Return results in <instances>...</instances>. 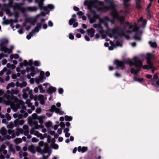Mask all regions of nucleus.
Listing matches in <instances>:
<instances>
[{
  "label": "nucleus",
  "mask_w": 159,
  "mask_h": 159,
  "mask_svg": "<svg viewBox=\"0 0 159 159\" xmlns=\"http://www.w3.org/2000/svg\"><path fill=\"white\" fill-rule=\"evenodd\" d=\"M114 64L116 66L117 69L123 70L125 68L124 64L122 61L116 60L114 61Z\"/></svg>",
  "instance_id": "21"
},
{
  "label": "nucleus",
  "mask_w": 159,
  "mask_h": 159,
  "mask_svg": "<svg viewBox=\"0 0 159 159\" xmlns=\"http://www.w3.org/2000/svg\"><path fill=\"white\" fill-rule=\"evenodd\" d=\"M32 90H29L27 93L30 96V99L27 100L25 102V103L27 106L31 108L32 110H34L35 109L34 105L36 106H38L39 103L37 101V99L33 95Z\"/></svg>",
  "instance_id": "7"
},
{
  "label": "nucleus",
  "mask_w": 159,
  "mask_h": 159,
  "mask_svg": "<svg viewBox=\"0 0 159 159\" xmlns=\"http://www.w3.org/2000/svg\"><path fill=\"white\" fill-rule=\"evenodd\" d=\"M39 146L40 150H39V152H40L41 154L43 155V159H48V157L50 155L48 156H45V154L47 153L45 151V149L46 148V145L45 144L43 141H41L39 143Z\"/></svg>",
  "instance_id": "14"
},
{
  "label": "nucleus",
  "mask_w": 159,
  "mask_h": 159,
  "mask_svg": "<svg viewBox=\"0 0 159 159\" xmlns=\"http://www.w3.org/2000/svg\"><path fill=\"white\" fill-rule=\"evenodd\" d=\"M78 151L79 152H81L84 153L88 150V148L87 147H83L79 146L78 148Z\"/></svg>",
  "instance_id": "29"
},
{
  "label": "nucleus",
  "mask_w": 159,
  "mask_h": 159,
  "mask_svg": "<svg viewBox=\"0 0 159 159\" xmlns=\"http://www.w3.org/2000/svg\"><path fill=\"white\" fill-rule=\"evenodd\" d=\"M46 115L48 117H50L52 115V113L51 112H49L48 111L46 113Z\"/></svg>",
  "instance_id": "54"
},
{
  "label": "nucleus",
  "mask_w": 159,
  "mask_h": 159,
  "mask_svg": "<svg viewBox=\"0 0 159 159\" xmlns=\"http://www.w3.org/2000/svg\"><path fill=\"white\" fill-rule=\"evenodd\" d=\"M139 21L142 22L144 25H145L147 23V21L146 20H143V18L141 17L138 20Z\"/></svg>",
  "instance_id": "40"
},
{
  "label": "nucleus",
  "mask_w": 159,
  "mask_h": 159,
  "mask_svg": "<svg viewBox=\"0 0 159 159\" xmlns=\"http://www.w3.org/2000/svg\"><path fill=\"white\" fill-rule=\"evenodd\" d=\"M23 129L24 134L25 136H27L29 134V127L28 125H24L23 126Z\"/></svg>",
  "instance_id": "26"
},
{
  "label": "nucleus",
  "mask_w": 159,
  "mask_h": 159,
  "mask_svg": "<svg viewBox=\"0 0 159 159\" xmlns=\"http://www.w3.org/2000/svg\"><path fill=\"white\" fill-rule=\"evenodd\" d=\"M87 32L88 35L91 37L92 38L94 36L95 33V30L94 29L91 28L90 29H88L87 30Z\"/></svg>",
  "instance_id": "27"
},
{
  "label": "nucleus",
  "mask_w": 159,
  "mask_h": 159,
  "mask_svg": "<svg viewBox=\"0 0 159 159\" xmlns=\"http://www.w3.org/2000/svg\"><path fill=\"white\" fill-rule=\"evenodd\" d=\"M52 147L53 148L55 149H57L58 148V145L56 144H53Z\"/></svg>",
  "instance_id": "57"
},
{
  "label": "nucleus",
  "mask_w": 159,
  "mask_h": 159,
  "mask_svg": "<svg viewBox=\"0 0 159 159\" xmlns=\"http://www.w3.org/2000/svg\"><path fill=\"white\" fill-rule=\"evenodd\" d=\"M63 92V90L62 88H60L58 89V93L59 94H62Z\"/></svg>",
  "instance_id": "55"
},
{
  "label": "nucleus",
  "mask_w": 159,
  "mask_h": 159,
  "mask_svg": "<svg viewBox=\"0 0 159 159\" xmlns=\"http://www.w3.org/2000/svg\"><path fill=\"white\" fill-rule=\"evenodd\" d=\"M24 3H15L14 4L13 7L14 9L18 10H22L23 9V5Z\"/></svg>",
  "instance_id": "24"
},
{
  "label": "nucleus",
  "mask_w": 159,
  "mask_h": 159,
  "mask_svg": "<svg viewBox=\"0 0 159 159\" xmlns=\"http://www.w3.org/2000/svg\"><path fill=\"white\" fill-rule=\"evenodd\" d=\"M6 74L7 75V76L6 77L5 80L6 81H7L9 80L10 79V76H9V74H8V73L7 72Z\"/></svg>",
  "instance_id": "53"
},
{
  "label": "nucleus",
  "mask_w": 159,
  "mask_h": 159,
  "mask_svg": "<svg viewBox=\"0 0 159 159\" xmlns=\"http://www.w3.org/2000/svg\"><path fill=\"white\" fill-rule=\"evenodd\" d=\"M15 86V84L13 82H11L6 87V89H8L11 87L13 88Z\"/></svg>",
  "instance_id": "39"
},
{
  "label": "nucleus",
  "mask_w": 159,
  "mask_h": 159,
  "mask_svg": "<svg viewBox=\"0 0 159 159\" xmlns=\"http://www.w3.org/2000/svg\"><path fill=\"white\" fill-rule=\"evenodd\" d=\"M22 153L23 154V156L24 157H26L28 155V153L25 152H22Z\"/></svg>",
  "instance_id": "62"
},
{
  "label": "nucleus",
  "mask_w": 159,
  "mask_h": 159,
  "mask_svg": "<svg viewBox=\"0 0 159 159\" xmlns=\"http://www.w3.org/2000/svg\"><path fill=\"white\" fill-rule=\"evenodd\" d=\"M39 139H36L35 138H33L32 139V142L35 143V142H37L39 141Z\"/></svg>",
  "instance_id": "51"
},
{
  "label": "nucleus",
  "mask_w": 159,
  "mask_h": 159,
  "mask_svg": "<svg viewBox=\"0 0 159 159\" xmlns=\"http://www.w3.org/2000/svg\"><path fill=\"white\" fill-rule=\"evenodd\" d=\"M7 94V92L4 93L2 90L0 89V97L2 98L3 102L6 105H9V103L8 102Z\"/></svg>",
  "instance_id": "18"
},
{
  "label": "nucleus",
  "mask_w": 159,
  "mask_h": 159,
  "mask_svg": "<svg viewBox=\"0 0 159 159\" xmlns=\"http://www.w3.org/2000/svg\"><path fill=\"white\" fill-rule=\"evenodd\" d=\"M107 3L109 4L108 6L105 5L103 2L97 1L96 2L97 8L98 11L102 12L106 11L108 10H111V16L113 18L119 20L120 23L122 24L124 22L125 17L123 16L120 15L113 6V0H104Z\"/></svg>",
  "instance_id": "1"
},
{
  "label": "nucleus",
  "mask_w": 159,
  "mask_h": 159,
  "mask_svg": "<svg viewBox=\"0 0 159 159\" xmlns=\"http://www.w3.org/2000/svg\"><path fill=\"white\" fill-rule=\"evenodd\" d=\"M24 65L25 66H26L27 65H29L30 66H31V64L30 63H28V61L26 60H24L23 61V63Z\"/></svg>",
  "instance_id": "48"
},
{
  "label": "nucleus",
  "mask_w": 159,
  "mask_h": 159,
  "mask_svg": "<svg viewBox=\"0 0 159 159\" xmlns=\"http://www.w3.org/2000/svg\"><path fill=\"white\" fill-rule=\"evenodd\" d=\"M24 123V120L21 119H17L14 122V125L15 127H18L20 125H22Z\"/></svg>",
  "instance_id": "22"
},
{
  "label": "nucleus",
  "mask_w": 159,
  "mask_h": 159,
  "mask_svg": "<svg viewBox=\"0 0 159 159\" xmlns=\"http://www.w3.org/2000/svg\"><path fill=\"white\" fill-rule=\"evenodd\" d=\"M77 30L78 32H80L81 34H84L85 33L84 31L82 29H78Z\"/></svg>",
  "instance_id": "52"
},
{
  "label": "nucleus",
  "mask_w": 159,
  "mask_h": 159,
  "mask_svg": "<svg viewBox=\"0 0 159 159\" xmlns=\"http://www.w3.org/2000/svg\"><path fill=\"white\" fill-rule=\"evenodd\" d=\"M76 15L74 14L72 15V18L69 20V24L70 25H73L74 28H75L78 26V23L76 21Z\"/></svg>",
  "instance_id": "19"
},
{
  "label": "nucleus",
  "mask_w": 159,
  "mask_h": 159,
  "mask_svg": "<svg viewBox=\"0 0 159 159\" xmlns=\"http://www.w3.org/2000/svg\"><path fill=\"white\" fill-rule=\"evenodd\" d=\"M83 14V13L81 11H78L77 12V15L80 16H82Z\"/></svg>",
  "instance_id": "56"
},
{
  "label": "nucleus",
  "mask_w": 159,
  "mask_h": 159,
  "mask_svg": "<svg viewBox=\"0 0 159 159\" xmlns=\"http://www.w3.org/2000/svg\"><path fill=\"white\" fill-rule=\"evenodd\" d=\"M27 85V83L25 81L22 82L19 84V86L21 88H23L25 87Z\"/></svg>",
  "instance_id": "41"
},
{
  "label": "nucleus",
  "mask_w": 159,
  "mask_h": 159,
  "mask_svg": "<svg viewBox=\"0 0 159 159\" xmlns=\"http://www.w3.org/2000/svg\"><path fill=\"white\" fill-rule=\"evenodd\" d=\"M42 25L41 23L37 24V26L35 27L32 31L29 33V35L26 36V38L28 39H30L31 37L33 36L36 33L39 32V30L41 28Z\"/></svg>",
  "instance_id": "15"
},
{
  "label": "nucleus",
  "mask_w": 159,
  "mask_h": 159,
  "mask_svg": "<svg viewBox=\"0 0 159 159\" xmlns=\"http://www.w3.org/2000/svg\"><path fill=\"white\" fill-rule=\"evenodd\" d=\"M16 136H19L20 134H22L23 133V129L17 128L16 129V131L15 132Z\"/></svg>",
  "instance_id": "30"
},
{
  "label": "nucleus",
  "mask_w": 159,
  "mask_h": 159,
  "mask_svg": "<svg viewBox=\"0 0 159 159\" xmlns=\"http://www.w3.org/2000/svg\"><path fill=\"white\" fill-rule=\"evenodd\" d=\"M14 141L16 144H19L22 142V139L21 138H16L14 140Z\"/></svg>",
  "instance_id": "36"
},
{
  "label": "nucleus",
  "mask_w": 159,
  "mask_h": 159,
  "mask_svg": "<svg viewBox=\"0 0 159 159\" xmlns=\"http://www.w3.org/2000/svg\"><path fill=\"white\" fill-rule=\"evenodd\" d=\"M55 112L60 115H62L64 114V111H62L61 109L59 108H57Z\"/></svg>",
  "instance_id": "38"
},
{
  "label": "nucleus",
  "mask_w": 159,
  "mask_h": 159,
  "mask_svg": "<svg viewBox=\"0 0 159 159\" xmlns=\"http://www.w3.org/2000/svg\"><path fill=\"white\" fill-rule=\"evenodd\" d=\"M8 133L9 135L7 134L6 131L1 133V134L3 136L4 139H10L11 138H14L16 136L15 132L13 130H9Z\"/></svg>",
  "instance_id": "13"
},
{
  "label": "nucleus",
  "mask_w": 159,
  "mask_h": 159,
  "mask_svg": "<svg viewBox=\"0 0 159 159\" xmlns=\"http://www.w3.org/2000/svg\"><path fill=\"white\" fill-rule=\"evenodd\" d=\"M5 118H7V120H10L11 119V117L10 114L8 113L5 114Z\"/></svg>",
  "instance_id": "46"
},
{
  "label": "nucleus",
  "mask_w": 159,
  "mask_h": 159,
  "mask_svg": "<svg viewBox=\"0 0 159 159\" xmlns=\"http://www.w3.org/2000/svg\"><path fill=\"white\" fill-rule=\"evenodd\" d=\"M38 98H39V101L44 100L45 99L44 96L41 94L39 95V96Z\"/></svg>",
  "instance_id": "44"
},
{
  "label": "nucleus",
  "mask_w": 159,
  "mask_h": 159,
  "mask_svg": "<svg viewBox=\"0 0 159 159\" xmlns=\"http://www.w3.org/2000/svg\"><path fill=\"white\" fill-rule=\"evenodd\" d=\"M59 125L61 127V129H63L65 128V126L67 127L70 126V123L69 122H67L65 124L63 122H61L59 124Z\"/></svg>",
  "instance_id": "31"
},
{
  "label": "nucleus",
  "mask_w": 159,
  "mask_h": 159,
  "mask_svg": "<svg viewBox=\"0 0 159 159\" xmlns=\"http://www.w3.org/2000/svg\"><path fill=\"white\" fill-rule=\"evenodd\" d=\"M9 149L8 150V154H9L10 155V156L11 155V152H12L13 154H14L15 152V150L12 148V147L11 146H9Z\"/></svg>",
  "instance_id": "35"
},
{
  "label": "nucleus",
  "mask_w": 159,
  "mask_h": 159,
  "mask_svg": "<svg viewBox=\"0 0 159 159\" xmlns=\"http://www.w3.org/2000/svg\"><path fill=\"white\" fill-rule=\"evenodd\" d=\"M45 125L48 129H50L52 126V123L50 121L46 122L45 123Z\"/></svg>",
  "instance_id": "37"
},
{
  "label": "nucleus",
  "mask_w": 159,
  "mask_h": 159,
  "mask_svg": "<svg viewBox=\"0 0 159 159\" xmlns=\"http://www.w3.org/2000/svg\"><path fill=\"white\" fill-rule=\"evenodd\" d=\"M154 57V55L150 53L147 54L146 56V59L147 60V63L148 65L149 64V66H150L151 68H152V65H154L153 63L151 62V60L153 59Z\"/></svg>",
  "instance_id": "20"
},
{
  "label": "nucleus",
  "mask_w": 159,
  "mask_h": 159,
  "mask_svg": "<svg viewBox=\"0 0 159 159\" xmlns=\"http://www.w3.org/2000/svg\"><path fill=\"white\" fill-rule=\"evenodd\" d=\"M51 108L52 109L53 111H55L56 112V111L57 110V108L56 107V106L54 105H53L51 107Z\"/></svg>",
  "instance_id": "50"
},
{
  "label": "nucleus",
  "mask_w": 159,
  "mask_h": 159,
  "mask_svg": "<svg viewBox=\"0 0 159 159\" xmlns=\"http://www.w3.org/2000/svg\"><path fill=\"white\" fill-rule=\"evenodd\" d=\"M45 0H35V3L38 4L39 9L43 11V12H41L40 14L37 15L35 17V20H37L40 16H44L46 14L49 12V10H52L54 8L53 5L52 4L48 5L47 6H43V2Z\"/></svg>",
  "instance_id": "5"
},
{
  "label": "nucleus",
  "mask_w": 159,
  "mask_h": 159,
  "mask_svg": "<svg viewBox=\"0 0 159 159\" xmlns=\"http://www.w3.org/2000/svg\"><path fill=\"white\" fill-rule=\"evenodd\" d=\"M18 109H20V113H14L13 115V116L14 118L21 119L22 117H26L28 115V113L26 112V107L23 105L22 107H20Z\"/></svg>",
  "instance_id": "9"
},
{
  "label": "nucleus",
  "mask_w": 159,
  "mask_h": 159,
  "mask_svg": "<svg viewBox=\"0 0 159 159\" xmlns=\"http://www.w3.org/2000/svg\"><path fill=\"white\" fill-rule=\"evenodd\" d=\"M152 75H147L146 77L148 79H150L151 84L157 88H159V78L157 74H154L153 78H152Z\"/></svg>",
  "instance_id": "10"
},
{
  "label": "nucleus",
  "mask_w": 159,
  "mask_h": 159,
  "mask_svg": "<svg viewBox=\"0 0 159 159\" xmlns=\"http://www.w3.org/2000/svg\"><path fill=\"white\" fill-rule=\"evenodd\" d=\"M65 119L66 121H70L72 120V117L71 116H68L66 115L65 116Z\"/></svg>",
  "instance_id": "42"
},
{
  "label": "nucleus",
  "mask_w": 159,
  "mask_h": 159,
  "mask_svg": "<svg viewBox=\"0 0 159 159\" xmlns=\"http://www.w3.org/2000/svg\"><path fill=\"white\" fill-rule=\"evenodd\" d=\"M125 28L124 27H121L120 26L116 25L114 28L110 29L109 31L111 35V37H113L116 39L118 36L119 37H125Z\"/></svg>",
  "instance_id": "6"
},
{
  "label": "nucleus",
  "mask_w": 159,
  "mask_h": 159,
  "mask_svg": "<svg viewBox=\"0 0 159 159\" xmlns=\"http://www.w3.org/2000/svg\"><path fill=\"white\" fill-rule=\"evenodd\" d=\"M140 2H136V7L139 8H140Z\"/></svg>",
  "instance_id": "61"
},
{
  "label": "nucleus",
  "mask_w": 159,
  "mask_h": 159,
  "mask_svg": "<svg viewBox=\"0 0 159 159\" xmlns=\"http://www.w3.org/2000/svg\"><path fill=\"white\" fill-rule=\"evenodd\" d=\"M124 6L125 7H127L130 4L129 1L130 0H122Z\"/></svg>",
  "instance_id": "34"
},
{
  "label": "nucleus",
  "mask_w": 159,
  "mask_h": 159,
  "mask_svg": "<svg viewBox=\"0 0 159 159\" xmlns=\"http://www.w3.org/2000/svg\"><path fill=\"white\" fill-rule=\"evenodd\" d=\"M8 42V40L6 39H4L2 40L0 44V50L4 53H7L8 54H10L12 53V50L11 49H9L5 45L7 44Z\"/></svg>",
  "instance_id": "11"
},
{
  "label": "nucleus",
  "mask_w": 159,
  "mask_h": 159,
  "mask_svg": "<svg viewBox=\"0 0 159 159\" xmlns=\"http://www.w3.org/2000/svg\"><path fill=\"white\" fill-rule=\"evenodd\" d=\"M7 70V68L6 67L4 68L0 72V75L2 76L3 75L4 72H5Z\"/></svg>",
  "instance_id": "45"
},
{
  "label": "nucleus",
  "mask_w": 159,
  "mask_h": 159,
  "mask_svg": "<svg viewBox=\"0 0 159 159\" xmlns=\"http://www.w3.org/2000/svg\"><path fill=\"white\" fill-rule=\"evenodd\" d=\"M148 43L150 45L151 47L153 48H156L157 47V44L155 42H152L149 41Z\"/></svg>",
  "instance_id": "32"
},
{
  "label": "nucleus",
  "mask_w": 159,
  "mask_h": 159,
  "mask_svg": "<svg viewBox=\"0 0 159 159\" xmlns=\"http://www.w3.org/2000/svg\"><path fill=\"white\" fill-rule=\"evenodd\" d=\"M38 88L39 89L41 93H43L44 92L45 90L43 89L42 85H39L38 86Z\"/></svg>",
  "instance_id": "43"
},
{
  "label": "nucleus",
  "mask_w": 159,
  "mask_h": 159,
  "mask_svg": "<svg viewBox=\"0 0 159 159\" xmlns=\"http://www.w3.org/2000/svg\"><path fill=\"white\" fill-rule=\"evenodd\" d=\"M30 89L28 87H26L25 89H24L22 90L23 93V97L25 99H27L28 97V95L27 93Z\"/></svg>",
  "instance_id": "25"
},
{
  "label": "nucleus",
  "mask_w": 159,
  "mask_h": 159,
  "mask_svg": "<svg viewBox=\"0 0 159 159\" xmlns=\"http://www.w3.org/2000/svg\"><path fill=\"white\" fill-rule=\"evenodd\" d=\"M134 80L135 81H138L139 82H142L143 80V78H134Z\"/></svg>",
  "instance_id": "49"
},
{
  "label": "nucleus",
  "mask_w": 159,
  "mask_h": 159,
  "mask_svg": "<svg viewBox=\"0 0 159 159\" xmlns=\"http://www.w3.org/2000/svg\"><path fill=\"white\" fill-rule=\"evenodd\" d=\"M13 57L14 58L16 59H17L18 58H19V56L17 54H15L14 55H13Z\"/></svg>",
  "instance_id": "64"
},
{
  "label": "nucleus",
  "mask_w": 159,
  "mask_h": 159,
  "mask_svg": "<svg viewBox=\"0 0 159 159\" xmlns=\"http://www.w3.org/2000/svg\"><path fill=\"white\" fill-rule=\"evenodd\" d=\"M69 38L70 39L73 40L74 39V36L72 34H69Z\"/></svg>",
  "instance_id": "58"
},
{
  "label": "nucleus",
  "mask_w": 159,
  "mask_h": 159,
  "mask_svg": "<svg viewBox=\"0 0 159 159\" xmlns=\"http://www.w3.org/2000/svg\"><path fill=\"white\" fill-rule=\"evenodd\" d=\"M125 23L128 26L129 29L133 32H135V34L134 36V38L136 40L140 41L141 39L140 36L142 34V32L139 30V28L138 27L137 24L134 23V25H130L126 21Z\"/></svg>",
  "instance_id": "8"
},
{
  "label": "nucleus",
  "mask_w": 159,
  "mask_h": 159,
  "mask_svg": "<svg viewBox=\"0 0 159 159\" xmlns=\"http://www.w3.org/2000/svg\"><path fill=\"white\" fill-rule=\"evenodd\" d=\"M29 150L33 153H35L36 152V148L32 145L29 146Z\"/></svg>",
  "instance_id": "33"
},
{
  "label": "nucleus",
  "mask_w": 159,
  "mask_h": 159,
  "mask_svg": "<svg viewBox=\"0 0 159 159\" xmlns=\"http://www.w3.org/2000/svg\"><path fill=\"white\" fill-rule=\"evenodd\" d=\"M19 91L17 88L13 89L10 90H7V93L8 102L12 110L14 112L17 111L18 108L22 107L24 102L22 100H19L14 95H18Z\"/></svg>",
  "instance_id": "2"
},
{
  "label": "nucleus",
  "mask_w": 159,
  "mask_h": 159,
  "mask_svg": "<svg viewBox=\"0 0 159 159\" xmlns=\"http://www.w3.org/2000/svg\"><path fill=\"white\" fill-rule=\"evenodd\" d=\"M65 137L66 138L69 137L70 135V134L69 133H65Z\"/></svg>",
  "instance_id": "63"
},
{
  "label": "nucleus",
  "mask_w": 159,
  "mask_h": 159,
  "mask_svg": "<svg viewBox=\"0 0 159 159\" xmlns=\"http://www.w3.org/2000/svg\"><path fill=\"white\" fill-rule=\"evenodd\" d=\"M39 9V6L38 7L36 6H29L25 8V9L26 11L30 12H35Z\"/></svg>",
  "instance_id": "23"
},
{
  "label": "nucleus",
  "mask_w": 159,
  "mask_h": 159,
  "mask_svg": "<svg viewBox=\"0 0 159 159\" xmlns=\"http://www.w3.org/2000/svg\"><path fill=\"white\" fill-rule=\"evenodd\" d=\"M48 25L50 27H52L53 25V23L51 20H49L48 21Z\"/></svg>",
  "instance_id": "60"
},
{
  "label": "nucleus",
  "mask_w": 159,
  "mask_h": 159,
  "mask_svg": "<svg viewBox=\"0 0 159 159\" xmlns=\"http://www.w3.org/2000/svg\"><path fill=\"white\" fill-rule=\"evenodd\" d=\"M56 90V88L51 86L47 90V92L48 94H51L55 92Z\"/></svg>",
  "instance_id": "28"
},
{
  "label": "nucleus",
  "mask_w": 159,
  "mask_h": 159,
  "mask_svg": "<svg viewBox=\"0 0 159 159\" xmlns=\"http://www.w3.org/2000/svg\"><path fill=\"white\" fill-rule=\"evenodd\" d=\"M33 64L35 66H40V63L39 61H36L34 62Z\"/></svg>",
  "instance_id": "47"
},
{
  "label": "nucleus",
  "mask_w": 159,
  "mask_h": 159,
  "mask_svg": "<svg viewBox=\"0 0 159 159\" xmlns=\"http://www.w3.org/2000/svg\"><path fill=\"white\" fill-rule=\"evenodd\" d=\"M126 63L130 66H132L131 68L130 71L132 74H136L139 71L142 67L144 69H151V71L152 73H154V71L156 70L154 65H152V68H151L149 66V64L145 65L143 66L142 61L140 60L137 57H135L131 60L127 61Z\"/></svg>",
  "instance_id": "3"
},
{
  "label": "nucleus",
  "mask_w": 159,
  "mask_h": 159,
  "mask_svg": "<svg viewBox=\"0 0 159 159\" xmlns=\"http://www.w3.org/2000/svg\"><path fill=\"white\" fill-rule=\"evenodd\" d=\"M6 145L4 144H2L0 147V159H7L10 158V155L7 154V151L5 149L6 148Z\"/></svg>",
  "instance_id": "12"
},
{
  "label": "nucleus",
  "mask_w": 159,
  "mask_h": 159,
  "mask_svg": "<svg viewBox=\"0 0 159 159\" xmlns=\"http://www.w3.org/2000/svg\"><path fill=\"white\" fill-rule=\"evenodd\" d=\"M30 125L31 126V129L30 131L31 134H34L38 137H39L41 139H43V135L42 134L40 133L38 131H36L35 129H39V128H43L44 125H43V122L42 119L39 118L33 119L31 121L29 122Z\"/></svg>",
  "instance_id": "4"
},
{
  "label": "nucleus",
  "mask_w": 159,
  "mask_h": 159,
  "mask_svg": "<svg viewBox=\"0 0 159 159\" xmlns=\"http://www.w3.org/2000/svg\"><path fill=\"white\" fill-rule=\"evenodd\" d=\"M26 70V72L29 73L27 75V78L28 79H30L31 76H34L36 74V69L34 68L27 67Z\"/></svg>",
  "instance_id": "16"
},
{
  "label": "nucleus",
  "mask_w": 159,
  "mask_h": 159,
  "mask_svg": "<svg viewBox=\"0 0 159 159\" xmlns=\"http://www.w3.org/2000/svg\"><path fill=\"white\" fill-rule=\"evenodd\" d=\"M64 129V133L68 132L70 130V129L68 128H65Z\"/></svg>",
  "instance_id": "59"
},
{
  "label": "nucleus",
  "mask_w": 159,
  "mask_h": 159,
  "mask_svg": "<svg viewBox=\"0 0 159 159\" xmlns=\"http://www.w3.org/2000/svg\"><path fill=\"white\" fill-rule=\"evenodd\" d=\"M99 23L98 24H94L93 27L97 29L98 32L100 34H102L104 32L103 28L101 24L104 23V20L103 19H99Z\"/></svg>",
  "instance_id": "17"
}]
</instances>
